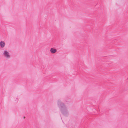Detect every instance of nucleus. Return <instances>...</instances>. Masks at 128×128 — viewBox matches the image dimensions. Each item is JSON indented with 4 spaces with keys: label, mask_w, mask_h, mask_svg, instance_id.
Wrapping results in <instances>:
<instances>
[{
    "label": "nucleus",
    "mask_w": 128,
    "mask_h": 128,
    "mask_svg": "<svg viewBox=\"0 0 128 128\" xmlns=\"http://www.w3.org/2000/svg\"><path fill=\"white\" fill-rule=\"evenodd\" d=\"M5 45V42L3 41H1L0 42V47L2 48L4 47Z\"/></svg>",
    "instance_id": "nucleus-2"
},
{
    "label": "nucleus",
    "mask_w": 128,
    "mask_h": 128,
    "mask_svg": "<svg viewBox=\"0 0 128 128\" xmlns=\"http://www.w3.org/2000/svg\"><path fill=\"white\" fill-rule=\"evenodd\" d=\"M8 57H9V55H8Z\"/></svg>",
    "instance_id": "nucleus-5"
},
{
    "label": "nucleus",
    "mask_w": 128,
    "mask_h": 128,
    "mask_svg": "<svg viewBox=\"0 0 128 128\" xmlns=\"http://www.w3.org/2000/svg\"><path fill=\"white\" fill-rule=\"evenodd\" d=\"M3 54L5 57L7 58H8V52L7 51H4Z\"/></svg>",
    "instance_id": "nucleus-4"
},
{
    "label": "nucleus",
    "mask_w": 128,
    "mask_h": 128,
    "mask_svg": "<svg viewBox=\"0 0 128 128\" xmlns=\"http://www.w3.org/2000/svg\"><path fill=\"white\" fill-rule=\"evenodd\" d=\"M50 51L52 54H54L56 52L57 50L54 48H51L50 50Z\"/></svg>",
    "instance_id": "nucleus-3"
},
{
    "label": "nucleus",
    "mask_w": 128,
    "mask_h": 128,
    "mask_svg": "<svg viewBox=\"0 0 128 128\" xmlns=\"http://www.w3.org/2000/svg\"><path fill=\"white\" fill-rule=\"evenodd\" d=\"M58 107L61 113L64 116H67L68 115L69 112L67 107L64 103L62 102L61 100L58 99L57 101Z\"/></svg>",
    "instance_id": "nucleus-1"
}]
</instances>
